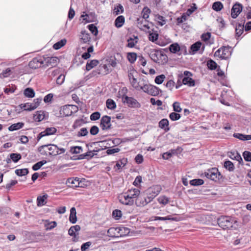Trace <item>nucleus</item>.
Returning <instances> with one entry per match:
<instances>
[{
  "label": "nucleus",
  "mask_w": 251,
  "mask_h": 251,
  "mask_svg": "<svg viewBox=\"0 0 251 251\" xmlns=\"http://www.w3.org/2000/svg\"><path fill=\"white\" fill-rule=\"evenodd\" d=\"M231 54V52L229 47H223L216 51L214 56L226 59L228 58Z\"/></svg>",
  "instance_id": "6"
},
{
  "label": "nucleus",
  "mask_w": 251,
  "mask_h": 251,
  "mask_svg": "<svg viewBox=\"0 0 251 251\" xmlns=\"http://www.w3.org/2000/svg\"><path fill=\"white\" fill-rule=\"evenodd\" d=\"M80 181L79 179L77 177L74 178H69L67 179L66 182V184L67 187L75 188L77 187H82L80 185Z\"/></svg>",
  "instance_id": "15"
},
{
  "label": "nucleus",
  "mask_w": 251,
  "mask_h": 251,
  "mask_svg": "<svg viewBox=\"0 0 251 251\" xmlns=\"http://www.w3.org/2000/svg\"><path fill=\"white\" fill-rule=\"evenodd\" d=\"M100 116V114L99 112H95L92 113L90 116V119L92 121H96L98 120Z\"/></svg>",
  "instance_id": "63"
},
{
  "label": "nucleus",
  "mask_w": 251,
  "mask_h": 251,
  "mask_svg": "<svg viewBox=\"0 0 251 251\" xmlns=\"http://www.w3.org/2000/svg\"><path fill=\"white\" fill-rule=\"evenodd\" d=\"M127 58L131 63H133L136 60L137 54L135 52H128L127 54Z\"/></svg>",
  "instance_id": "41"
},
{
  "label": "nucleus",
  "mask_w": 251,
  "mask_h": 251,
  "mask_svg": "<svg viewBox=\"0 0 251 251\" xmlns=\"http://www.w3.org/2000/svg\"><path fill=\"white\" fill-rule=\"evenodd\" d=\"M207 65L208 68L211 70L216 69L217 67V63L211 59L207 61Z\"/></svg>",
  "instance_id": "51"
},
{
  "label": "nucleus",
  "mask_w": 251,
  "mask_h": 251,
  "mask_svg": "<svg viewBox=\"0 0 251 251\" xmlns=\"http://www.w3.org/2000/svg\"><path fill=\"white\" fill-rule=\"evenodd\" d=\"M159 127L163 129L165 132H167L170 130L169 127V121L167 119H162L158 124Z\"/></svg>",
  "instance_id": "20"
},
{
  "label": "nucleus",
  "mask_w": 251,
  "mask_h": 251,
  "mask_svg": "<svg viewBox=\"0 0 251 251\" xmlns=\"http://www.w3.org/2000/svg\"><path fill=\"white\" fill-rule=\"evenodd\" d=\"M149 54L152 61L159 64H164L168 61L167 56L160 50L151 49L149 51Z\"/></svg>",
  "instance_id": "2"
},
{
  "label": "nucleus",
  "mask_w": 251,
  "mask_h": 251,
  "mask_svg": "<svg viewBox=\"0 0 251 251\" xmlns=\"http://www.w3.org/2000/svg\"><path fill=\"white\" fill-rule=\"evenodd\" d=\"M165 78V76L164 75H161L157 76L154 80L156 84H160L162 83Z\"/></svg>",
  "instance_id": "57"
},
{
  "label": "nucleus",
  "mask_w": 251,
  "mask_h": 251,
  "mask_svg": "<svg viewBox=\"0 0 251 251\" xmlns=\"http://www.w3.org/2000/svg\"><path fill=\"white\" fill-rule=\"evenodd\" d=\"M197 9V5L195 3H193V6L191 7L190 8H189L186 14L188 16H190L192 14L196 9Z\"/></svg>",
  "instance_id": "62"
},
{
  "label": "nucleus",
  "mask_w": 251,
  "mask_h": 251,
  "mask_svg": "<svg viewBox=\"0 0 251 251\" xmlns=\"http://www.w3.org/2000/svg\"><path fill=\"white\" fill-rule=\"evenodd\" d=\"M182 83L190 87L194 86L195 84V80L189 76L184 77L182 79Z\"/></svg>",
  "instance_id": "30"
},
{
  "label": "nucleus",
  "mask_w": 251,
  "mask_h": 251,
  "mask_svg": "<svg viewBox=\"0 0 251 251\" xmlns=\"http://www.w3.org/2000/svg\"><path fill=\"white\" fill-rule=\"evenodd\" d=\"M204 175L207 178L215 182H218L223 178V176L216 168L208 169L204 173Z\"/></svg>",
  "instance_id": "4"
},
{
  "label": "nucleus",
  "mask_w": 251,
  "mask_h": 251,
  "mask_svg": "<svg viewBox=\"0 0 251 251\" xmlns=\"http://www.w3.org/2000/svg\"><path fill=\"white\" fill-rule=\"evenodd\" d=\"M125 23V18L123 16H118L115 21V25L118 27H121Z\"/></svg>",
  "instance_id": "33"
},
{
  "label": "nucleus",
  "mask_w": 251,
  "mask_h": 251,
  "mask_svg": "<svg viewBox=\"0 0 251 251\" xmlns=\"http://www.w3.org/2000/svg\"><path fill=\"white\" fill-rule=\"evenodd\" d=\"M218 224L224 229H229L233 226L234 220L228 216H221L217 219Z\"/></svg>",
  "instance_id": "5"
},
{
  "label": "nucleus",
  "mask_w": 251,
  "mask_h": 251,
  "mask_svg": "<svg viewBox=\"0 0 251 251\" xmlns=\"http://www.w3.org/2000/svg\"><path fill=\"white\" fill-rule=\"evenodd\" d=\"M158 38V34L156 31L150 33L149 35V40L153 42L156 41Z\"/></svg>",
  "instance_id": "50"
},
{
  "label": "nucleus",
  "mask_w": 251,
  "mask_h": 251,
  "mask_svg": "<svg viewBox=\"0 0 251 251\" xmlns=\"http://www.w3.org/2000/svg\"><path fill=\"white\" fill-rule=\"evenodd\" d=\"M169 118L172 121H175L179 120L181 118V115L176 112H172L169 114Z\"/></svg>",
  "instance_id": "49"
},
{
  "label": "nucleus",
  "mask_w": 251,
  "mask_h": 251,
  "mask_svg": "<svg viewBox=\"0 0 251 251\" xmlns=\"http://www.w3.org/2000/svg\"><path fill=\"white\" fill-rule=\"evenodd\" d=\"M9 157H11V160L14 162H17L20 159H21V155L20 153H12L10 154Z\"/></svg>",
  "instance_id": "47"
},
{
  "label": "nucleus",
  "mask_w": 251,
  "mask_h": 251,
  "mask_svg": "<svg viewBox=\"0 0 251 251\" xmlns=\"http://www.w3.org/2000/svg\"><path fill=\"white\" fill-rule=\"evenodd\" d=\"M24 95L28 98H33L35 96V92L33 89L27 88L24 91Z\"/></svg>",
  "instance_id": "36"
},
{
  "label": "nucleus",
  "mask_w": 251,
  "mask_h": 251,
  "mask_svg": "<svg viewBox=\"0 0 251 251\" xmlns=\"http://www.w3.org/2000/svg\"><path fill=\"white\" fill-rule=\"evenodd\" d=\"M28 173L27 169H17L15 170V174L18 176H24Z\"/></svg>",
  "instance_id": "45"
},
{
  "label": "nucleus",
  "mask_w": 251,
  "mask_h": 251,
  "mask_svg": "<svg viewBox=\"0 0 251 251\" xmlns=\"http://www.w3.org/2000/svg\"><path fill=\"white\" fill-rule=\"evenodd\" d=\"M91 245L92 242L90 241L83 244L81 247V251H86V250L89 249Z\"/></svg>",
  "instance_id": "64"
},
{
  "label": "nucleus",
  "mask_w": 251,
  "mask_h": 251,
  "mask_svg": "<svg viewBox=\"0 0 251 251\" xmlns=\"http://www.w3.org/2000/svg\"><path fill=\"white\" fill-rule=\"evenodd\" d=\"M228 155L231 159L238 161L240 164L243 162V159L237 151L229 152Z\"/></svg>",
  "instance_id": "22"
},
{
  "label": "nucleus",
  "mask_w": 251,
  "mask_h": 251,
  "mask_svg": "<svg viewBox=\"0 0 251 251\" xmlns=\"http://www.w3.org/2000/svg\"><path fill=\"white\" fill-rule=\"evenodd\" d=\"M76 212L75 208L73 207L71 208L69 216V221L72 224H75L77 221Z\"/></svg>",
  "instance_id": "24"
},
{
  "label": "nucleus",
  "mask_w": 251,
  "mask_h": 251,
  "mask_svg": "<svg viewBox=\"0 0 251 251\" xmlns=\"http://www.w3.org/2000/svg\"><path fill=\"white\" fill-rule=\"evenodd\" d=\"M201 46V43L200 42H197L195 44H193L190 48L191 50L193 52V54L195 53L196 51L199 50Z\"/></svg>",
  "instance_id": "38"
},
{
  "label": "nucleus",
  "mask_w": 251,
  "mask_h": 251,
  "mask_svg": "<svg viewBox=\"0 0 251 251\" xmlns=\"http://www.w3.org/2000/svg\"><path fill=\"white\" fill-rule=\"evenodd\" d=\"M99 63V61L97 60H92L89 62H87L86 66V70L87 71H90L94 67L96 66Z\"/></svg>",
  "instance_id": "34"
},
{
  "label": "nucleus",
  "mask_w": 251,
  "mask_h": 251,
  "mask_svg": "<svg viewBox=\"0 0 251 251\" xmlns=\"http://www.w3.org/2000/svg\"><path fill=\"white\" fill-rule=\"evenodd\" d=\"M80 33V39L81 42L83 43H88L91 39L90 34L85 30L81 31Z\"/></svg>",
  "instance_id": "19"
},
{
  "label": "nucleus",
  "mask_w": 251,
  "mask_h": 251,
  "mask_svg": "<svg viewBox=\"0 0 251 251\" xmlns=\"http://www.w3.org/2000/svg\"><path fill=\"white\" fill-rule=\"evenodd\" d=\"M124 11V8L123 6L119 4L116 7H115L113 10V14L115 15H118L120 13H123Z\"/></svg>",
  "instance_id": "46"
},
{
  "label": "nucleus",
  "mask_w": 251,
  "mask_h": 251,
  "mask_svg": "<svg viewBox=\"0 0 251 251\" xmlns=\"http://www.w3.org/2000/svg\"><path fill=\"white\" fill-rule=\"evenodd\" d=\"M56 132V129L54 127H48L44 131L40 132L37 137V140L39 141L42 137L54 134Z\"/></svg>",
  "instance_id": "13"
},
{
  "label": "nucleus",
  "mask_w": 251,
  "mask_h": 251,
  "mask_svg": "<svg viewBox=\"0 0 251 251\" xmlns=\"http://www.w3.org/2000/svg\"><path fill=\"white\" fill-rule=\"evenodd\" d=\"M11 74V70L10 68H8L6 69L4 71H3L1 74H0V77H7L9 76Z\"/></svg>",
  "instance_id": "59"
},
{
  "label": "nucleus",
  "mask_w": 251,
  "mask_h": 251,
  "mask_svg": "<svg viewBox=\"0 0 251 251\" xmlns=\"http://www.w3.org/2000/svg\"><path fill=\"white\" fill-rule=\"evenodd\" d=\"M242 10V5L240 3L235 4L232 9L231 12V16L232 18H236L240 13Z\"/></svg>",
  "instance_id": "14"
},
{
  "label": "nucleus",
  "mask_w": 251,
  "mask_h": 251,
  "mask_svg": "<svg viewBox=\"0 0 251 251\" xmlns=\"http://www.w3.org/2000/svg\"><path fill=\"white\" fill-rule=\"evenodd\" d=\"M24 126V124L22 122H19L16 124H14L8 127V130L12 131L22 128Z\"/></svg>",
  "instance_id": "32"
},
{
  "label": "nucleus",
  "mask_w": 251,
  "mask_h": 251,
  "mask_svg": "<svg viewBox=\"0 0 251 251\" xmlns=\"http://www.w3.org/2000/svg\"><path fill=\"white\" fill-rule=\"evenodd\" d=\"M122 100L124 103H126L128 106L131 108H139L141 107L140 103L134 98L129 97L127 96L122 97Z\"/></svg>",
  "instance_id": "8"
},
{
  "label": "nucleus",
  "mask_w": 251,
  "mask_h": 251,
  "mask_svg": "<svg viewBox=\"0 0 251 251\" xmlns=\"http://www.w3.org/2000/svg\"><path fill=\"white\" fill-rule=\"evenodd\" d=\"M111 118L108 116H103L100 120V126L102 130H108L111 128Z\"/></svg>",
  "instance_id": "12"
},
{
  "label": "nucleus",
  "mask_w": 251,
  "mask_h": 251,
  "mask_svg": "<svg viewBox=\"0 0 251 251\" xmlns=\"http://www.w3.org/2000/svg\"><path fill=\"white\" fill-rule=\"evenodd\" d=\"M137 25L138 26L142 29H143L144 27L147 29H149L150 28L148 25L147 24V21H146V19H144L143 18L138 19Z\"/></svg>",
  "instance_id": "28"
},
{
  "label": "nucleus",
  "mask_w": 251,
  "mask_h": 251,
  "mask_svg": "<svg viewBox=\"0 0 251 251\" xmlns=\"http://www.w3.org/2000/svg\"><path fill=\"white\" fill-rule=\"evenodd\" d=\"M173 110L176 112H180L182 111V108L180 107V103L177 101H175L173 104Z\"/></svg>",
  "instance_id": "53"
},
{
  "label": "nucleus",
  "mask_w": 251,
  "mask_h": 251,
  "mask_svg": "<svg viewBox=\"0 0 251 251\" xmlns=\"http://www.w3.org/2000/svg\"><path fill=\"white\" fill-rule=\"evenodd\" d=\"M161 190V188L159 185L153 186L150 187L147 190V198L149 201H151L157 196Z\"/></svg>",
  "instance_id": "9"
},
{
  "label": "nucleus",
  "mask_w": 251,
  "mask_h": 251,
  "mask_svg": "<svg viewBox=\"0 0 251 251\" xmlns=\"http://www.w3.org/2000/svg\"><path fill=\"white\" fill-rule=\"evenodd\" d=\"M48 198V195L38 196L37 198V205L38 206L44 205L46 203V200Z\"/></svg>",
  "instance_id": "25"
},
{
  "label": "nucleus",
  "mask_w": 251,
  "mask_h": 251,
  "mask_svg": "<svg viewBox=\"0 0 251 251\" xmlns=\"http://www.w3.org/2000/svg\"><path fill=\"white\" fill-rule=\"evenodd\" d=\"M88 130L86 128L83 127L80 129L78 133L77 136L79 137L84 136L88 134Z\"/></svg>",
  "instance_id": "61"
},
{
  "label": "nucleus",
  "mask_w": 251,
  "mask_h": 251,
  "mask_svg": "<svg viewBox=\"0 0 251 251\" xmlns=\"http://www.w3.org/2000/svg\"><path fill=\"white\" fill-rule=\"evenodd\" d=\"M133 38L130 37L127 39V47L129 48H133L135 44L138 42V37L136 36H133Z\"/></svg>",
  "instance_id": "29"
},
{
  "label": "nucleus",
  "mask_w": 251,
  "mask_h": 251,
  "mask_svg": "<svg viewBox=\"0 0 251 251\" xmlns=\"http://www.w3.org/2000/svg\"><path fill=\"white\" fill-rule=\"evenodd\" d=\"M180 47L177 43H174L169 46L170 51L174 53H176L180 50Z\"/></svg>",
  "instance_id": "37"
},
{
  "label": "nucleus",
  "mask_w": 251,
  "mask_h": 251,
  "mask_svg": "<svg viewBox=\"0 0 251 251\" xmlns=\"http://www.w3.org/2000/svg\"><path fill=\"white\" fill-rule=\"evenodd\" d=\"M144 92L151 96H157L161 90L155 86L151 84H144L143 86L140 87Z\"/></svg>",
  "instance_id": "7"
},
{
  "label": "nucleus",
  "mask_w": 251,
  "mask_h": 251,
  "mask_svg": "<svg viewBox=\"0 0 251 251\" xmlns=\"http://www.w3.org/2000/svg\"><path fill=\"white\" fill-rule=\"evenodd\" d=\"M98 151H99V150H93V151H90L86 153H84V154L85 159L89 160V159L92 158L95 155V154L93 152H98Z\"/></svg>",
  "instance_id": "52"
},
{
  "label": "nucleus",
  "mask_w": 251,
  "mask_h": 251,
  "mask_svg": "<svg viewBox=\"0 0 251 251\" xmlns=\"http://www.w3.org/2000/svg\"><path fill=\"white\" fill-rule=\"evenodd\" d=\"M244 25H242V23H239L237 25H236V36L239 37L243 34L244 32Z\"/></svg>",
  "instance_id": "31"
},
{
  "label": "nucleus",
  "mask_w": 251,
  "mask_h": 251,
  "mask_svg": "<svg viewBox=\"0 0 251 251\" xmlns=\"http://www.w3.org/2000/svg\"><path fill=\"white\" fill-rule=\"evenodd\" d=\"M80 230V226L79 225H75L71 226L68 231V233L71 236L76 237L78 235V232Z\"/></svg>",
  "instance_id": "18"
},
{
  "label": "nucleus",
  "mask_w": 251,
  "mask_h": 251,
  "mask_svg": "<svg viewBox=\"0 0 251 251\" xmlns=\"http://www.w3.org/2000/svg\"><path fill=\"white\" fill-rule=\"evenodd\" d=\"M151 10L148 7H144L142 11V18L147 19L149 17V14L151 13Z\"/></svg>",
  "instance_id": "40"
},
{
  "label": "nucleus",
  "mask_w": 251,
  "mask_h": 251,
  "mask_svg": "<svg viewBox=\"0 0 251 251\" xmlns=\"http://www.w3.org/2000/svg\"><path fill=\"white\" fill-rule=\"evenodd\" d=\"M233 137L242 141L251 140V135H245L241 133H236L233 134Z\"/></svg>",
  "instance_id": "26"
},
{
  "label": "nucleus",
  "mask_w": 251,
  "mask_h": 251,
  "mask_svg": "<svg viewBox=\"0 0 251 251\" xmlns=\"http://www.w3.org/2000/svg\"><path fill=\"white\" fill-rule=\"evenodd\" d=\"M223 7V4L220 1H216L213 3L212 8L216 11H220Z\"/></svg>",
  "instance_id": "44"
},
{
  "label": "nucleus",
  "mask_w": 251,
  "mask_h": 251,
  "mask_svg": "<svg viewBox=\"0 0 251 251\" xmlns=\"http://www.w3.org/2000/svg\"><path fill=\"white\" fill-rule=\"evenodd\" d=\"M151 202L147 198L139 197L136 201L135 203L137 206H144Z\"/></svg>",
  "instance_id": "23"
},
{
  "label": "nucleus",
  "mask_w": 251,
  "mask_h": 251,
  "mask_svg": "<svg viewBox=\"0 0 251 251\" xmlns=\"http://www.w3.org/2000/svg\"><path fill=\"white\" fill-rule=\"evenodd\" d=\"M47 161L45 160H43L39 162H38L32 166V169L34 171L38 170L43 165L46 164Z\"/></svg>",
  "instance_id": "43"
},
{
  "label": "nucleus",
  "mask_w": 251,
  "mask_h": 251,
  "mask_svg": "<svg viewBox=\"0 0 251 251\" xmlns=\"http://www.w3.org/2000/svg\"><path fill=\"white\" fill-rule=\"evenodd\" d=\"M126 192L132 200L138 197L140 193V190L136 188L128 190Z\"/></svg>",
  "instance_id": "21"
},
{
  "label": "nucleus",
  "mask_w": 251,
  "mask_h": 251,
  "mask_svg": "<svg viewBox=\"0 0 251 251\" xmlns=\"http://www.w3.org/2000/svg\"><path fill=\"white\" fill-rule=\"evenodd\" d=\"M158 201L160 203L163 204V205H166L169 202V200L168 198L164 196H162L158 198Z\"/></svg>",
  "instance_id": "54"
},
{
  "label": "nucleus",
  "mask_w": 251,
  "mask_h": 251,
  "mask_svg": "<svg viewBox=\"0 0 251 251\" xmlns=\"http://www.w3.org/2000/svg\"><path fill=\"white\" fill-rule=\"evenodd\" d=\"M44 63V59L41 56L34 58L29 62L28 66L31 69H36L41 67Z\"/></svg>",
  "instance_id": "10"
},
{
  "label": "nucleus",
  "mask_w": 251,
  "mask_h": 251,
  "mask_svg": "<svg viewBox=\"0 0 251 251\" xmlns=\"http://www.w3.org/2000/svg\"><path fill=\"white\" fill-rule=\"evenodd\" d=\"M71 151L73 153H79L82 151V148L80 146H75L72 148Z\"/></svg>",
  "instance_id": "60"
},
{
  "label": "nucleus",
  "mask_w": 251,
  "mask_h": 251,
  "mask_svg": "<svg viewBox=\"0 0 251 251\" xmlns=\"http://www.w3.org/2000/svg\"><path fill=\"white\" fill-rule=\"evenodd\" d=\"M107 66L105 64L100 65L99 66L98 69L93 72V75H96L97 74L105 75L108 72Z\"/></svg>",
  "instance_id": "17"
},
{
  "label": "nucleus",
  "mask_w": 251,
  "mask_h": 251,
  "mask_svg": "<svg viewBox=\"0 0 251 251\" xmlns=\"http://www.w3.org/2000/svg\"><path fill=\"white\" fill-rule=\"evenodd\" d=\"M119 201L124 204L132 205L134 203V200L131 199L126 192L121 194L119 196Z\"/></svg>",
  "instance_id": "11"
},
{
  "label": "nucleus",
  "mask_w": 251,
  "mask_h": 251,
  "mask_svg": "<svg viewBox=\"0 0 251 251\" xmlns=\"http://www.w3.org/2000/svg\"><path fill=\"white\" fill-rule=\"evenodd\" d=\"M243 156L246 161H251V152L248 151H245L243 153Z\"/></svg>",
  "instance_id": "58"
},
{
  "label": "nucleus",
  "mask_w": 251,
  "mask_h": 251,
  "mask_svg": "<svg viewBox=\"0 0 251 251\" xmlns=\"http://www.w3.org/2000/svg\"><path fill=\"white\" fill-rule=\"evenodd\" d=\"M33 104L32 102H27L25 104H22L21 107L22 108H24L25 110L31 111L36 109L33 108Z\"/></svg>",
  "instance_id": "35"
},
{
  "label": "nucleus",
  "mask_w": 251,
  "mask_h": 251,
  "mask_svg": "<svg viewBox=\"0 0 251 251\" xmlns=\"http://www.w3.org/2000/svg\"><path fill=\"white\" fill-rule=\"evenodd\" d=\"M106 106L109 109H114L116 107L115 102L112 99H109L106 101Z\"/></svg>",
  "instance_id": "39"
},
{
  "label": "nucleus",
  "mask_w": 251,
  "mask_h": 251,
  "mask_svg": "<svg viewBox=\"0 0 251 251\" xmlns=\"http://www.w3.org/2000/svg\"><path fill=\"white\" fill-rule=\"evenodd\" d=\"M129 79L132 86L136 89H138L139 88V85L137 82L136 78H134L133 74L131 73H129L128 74Z\"/></svg>",
  "instance_id": "27"
},
{
  "label": "nucleus",
  "mask_w": 251,
  "mask_h": 251,
  "mask_svg": "<svg viewBox=\"0 0 251 251\" xmlns=\"http://www.w3.org/2000/svg\"><path fill=\"white\" fill-rule=\"evenodd\" d=\"M38 151L42 155H56L62 152L63 149H59L55 145H45L39 147Z\"/></svg>",
  "instance_id": "1"
},
{
  "label": "nucleus",
  "mask_w": 251,
  "mask_h": 251,
  "mask_svg": "<svg viewBox=\"0 0 251 251\" xmlns=\"http://www.w3.org/2000/svg\"><path fill=\"white\" fill-rule=\"evenodd\" d=\"M48 117V114L44 111H37L34 114L33 119L34 121L40 122Z\"/></svg>",
  "instance_id": "16"
},
{
  "label": "nucleus",
  "mask_w": 251,
  "mask_h": 251,
  "mask_svg": "<svg viewBox=\"0 0 251 251\" xmlns=\"http://www.w3.org/2000/svg\"><path fill=\"white\" fill-rule=\"evenodd\" d=\"M156 19L159 25L162 26L166 24V20L163 16L157 15L156 16Z\"/></svg>",
  "instance_id": "55"
},
{
  "label": "nucleus",
  "mask_w": 251,
  "mask_h": 251,
  "mask_svg": "<svg viewBox=\"0 0 251 251\" xmlns=\"http://www.w3.org/2000/svg\"><path fill=\"white\" fill-rule=\"evenodd\" d=\"M204 183V181L202 179H194L190 180V184L192 186H199L202 185Z\"/></svg>",
  "instance_id": "42"
},
{
  "label": "nucleus",
  "mask_w": 251,
  "mask_h": 251,
  "mask_svg": "<svg viewBox=\"0 0 251 251\" xmlns=\"http://www.w3.org/2000/svg\"><path fill=\"white\" fill-rule=\"evenodd\" d=\"M88 29L95 36L98 34V30L97 27L94 24H91L88 25Z\"/></svg>",
  "instance_id": "56"
},
{
  "label": "nucleus",
  "mask_w": 251,
  "mask_h": 251,
  "mask_svg": "<svg viewBox=\"0 0 251 251\" xmlns=\"http://www.w3.org/2000/svg\"><path fill=\"white\" fill-rule=\"evenodd\" d=\"M224 167L229 171H233L234 166L232 162L230 161H226L224 163Z\"/></svg>",
  "instance_id": "48"
},
{
  "label": "nucleus",
  "mask_w": 251,
  "mask_h": 251,
  "mask_svg": "<svg viewBox=\"0 0 251 251\" xmlns=\"http://www.w3.org/2000/svg\"><path fill=\"white\" fill-rule=\"evenodd\" d=\"M129 233V228L125 227H110L107 231L108 236L115 238L125 236Z\"/></svg>",
  "instance_id": "3"
}]
</instances>
